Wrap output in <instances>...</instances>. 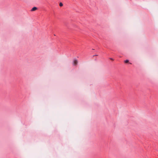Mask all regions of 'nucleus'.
<instances>
[{"label": "nucleus", "mask_w": 158, "mask_h": 158, "mask_svg": "<svg viewBox=\"0 0 158 158\" xmlns=\"http://www.w3.org/2000/svg\"><path fill=\"white\" fill-rule=\"evenodd\" d=\"M78 63V61L77 60H74L73 62V64L74 65H76Z\"/></svg>", "instance_id": "f257e3e1"}, {"label": "nucleus", "mask_w": 158, "mask_h": 158, "mask_svg": "<svg viewBox=\"0 0 158 158\" xmlns=\"http://www.w3.org/2000/svg\"><path fill=\"white\" fill-rule=\"evenodd\" d=\"M37 8L36 7H34L32 8L31 10V11H34L36 10H37Z\"/></svg>", "instance_id": "f03ea898"}, {"label": "nucleus", "mask_w": 158, "mask_h": 158, "mask_svg": "<svg viewBox=\"0 0 158 158\" xmlns=\"http://www.w3.org/2000/svg\"><path fill=\"white\" fill-rule=\"evenodd\" d=\"M59 5L60 6H62L63 5V4L61 2H60V3Z\"/></svg>", "instance_id": "7ed1b4c3"}, {"label": "nucleus", "mask_w": 158, "mask_h": 158, "mask_svg": "<svg viewBox=\"0 0 158 158\" xmlns=\"http://www.w3.org/2000/svg\"><path fill=\"white\" fill-rule=\"evenodd\" d=\"M129 62V60H126L125 61V63H127Z\"/></svg>", "instance_id": "20e7f679"}, {"label": "nucleus", "mask_w": 158, "mask_h": 158, "mask_svg": "<svg viewBox=\"0 0 158 158\" xmlns=\"http://www.w3.org/2000/svg\"><path fill=\"white\" fill-rule=\"evenodd\" d=\"M110 59H111V60H113V59L112 58H110Z\"/></svg>", "instance_id": "39448f33"}]
</instances>
